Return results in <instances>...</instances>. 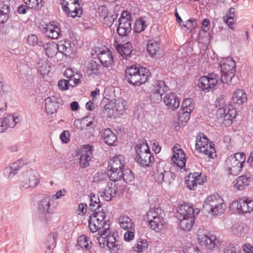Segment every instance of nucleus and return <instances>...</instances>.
<instances>
[{"mask_svg":"<svg viewBox=\"0 0 253 253\" xmlns=\"http://www.w3.org/2000/svg\"><path fill=\"white\" fill-rule=\"evenodd\" d=\"M101 65L97 61L91 60L87 64L86 72L89 75L98 76L102 70Z\"/></svg>","mask_w":253,"mask_h":253,"instance_id":"obj_37","label":"nucleus"},{"mask_svg":"<svg viewBox=\"0 0 253 253\" xmlns=\"http://www.w3.org/2000/svg\"><path fill=\"white\" fill-rule=\"evenodd\" d=\"M67 194V190L65 188H63L57 191V192L52 196V198L54 200L60 199L66 196Z\"/></svg>","mask_w":253,"mask_h":253,"instance_id":"obj_62","label":"nucleus"},{"mask_svg":"<svg viewBox=\"0 0 253 253\" xmlns=\"http://www.w3.org/2000/svg\"><path fill=\"white\" fill-rule=\"evenodd\" d=\"M197 239L200 245L207 249H212L218 247L219 241L215 235L211 234L203 227L199 228L197 232Z\"/></svg>","mask_w":253,"mask_h":253,"instance_id":"obj_7","label":"nucleus"},{"mask_svg":"<svg viewBox=\"0 0 253 253\" xmlns=\"http://www.w3.org/2000/svg\"><path fill=\"white\" fill-rule=\"evenodd\" d=\"M21 185L25 189L34 188L40 182L38 173L34 170H30L22 173L20 177Z\"/></svg>","mask_w":253,"mask_h":253,"instance_id":"obj_11","label":"nucleus"},{"mask_svg":"<svg viewBox=\"0 0 253 253\" xmlns=\"http://www.w3.org/2000/svg\"><path fill=\"white\" fill-rule=\"evenodd\" d=\"M108 174L109 179L112 181H117L120 180L123 175L124 170H121L120 169H109L108 168Z\"/></svg>","mask_w":253,"mask_h":253,"instance_id":"obj_45","label":"nucleus"},{"mask_svg":"<svg viewBox=\"0 0 253 253\" xmlns=\"http://www.w3.org/2000/svg\"><path fill=\"white\" fill-rule=\"evenodd\" d=\"M246 161L244 153L238 152L232 155L225 161V169L227 174L230 175H238L242 170Z\"/></svg>","mask_w":253,"mask_h":253,"instance_id":"obj_4","label":"nucleus"},{"mask_svg":"<svg viewBox=\"0 0 253 253\" xmlns=\"http://www.w3.org/2000/svg\"><path fill=\"white\" fill-rule=\"evenodd\" d=\"M101 138L104 143L110 146H116L118 143L116 135L110 128L105 129L101 132Z\"/></svg>","mask_w":253,"mask_h":253,"instance_id":"obj_27","label":"nucleus"},{"mask_svg":"<svg viewBox=\"0 0 253 253\" xmlns=\"http://www.w3.org/2000/svg\"><path fill=\"white\" fill-rule=\"evenodd\" d=\"M125 157L122 155H117L109 160L108 168H109V169H120L125 171Z\"/></svg>","mask_w":253,"mask_h":253,"instance_id":"obj_21","label":"nucleus"},{"mask_svg":"<svg viewBox=\"0 0 253 253\" xmlns=\"http://www.w3.org/2000/svg\"><path fill=\"white\" fill-rule=\"evenodd\" d=\"M104 235L106 237L107 247L112 253H119V251L121 250L123 246L120 242L115 237V233L110 231L109 228L104 231Z\"/></svg>","mask_w":253,"mask_h":253,"instance_id":"obj_13","label":"nucleus"},{"mask_svg":"<svg viewBox=\"0 0 253 253\" xmlns=\"http://www.w3.org/2000/svg\"><path fill=\"white\" fill-rule=\"evenodd\" d=\"M98 13L99 16L103 18L104 21H106L107 19H109L108 9L106 6L104 5L99 6L98 7Z\"/></svg>","mask_w":253,"mask_h":253,"instance_id":"obj_58","label":"nucleus"},{"mask_svg":"<svg viewBox=\"0 0 253 253\" xmlns=\"http://www.w3.org/2000/svg\"><path fill=\"white\" fill-rule=\"evenodd\" d=\"M103 118L116 119L118 116L114 110V108L111 102L105 105L101 112Z\"/></svg>","mask_w":253,"mask_h":253,"instance_id":"obj_40","label":"nucleus"},{"mask_svg":"<svg viewBox=\"0 0 253 253\" xmlns=\"http://www.w3.org/2000/svg\"><path fill=\"white\" fill-rule=\"evenodd\" d=\"M122 178L126 182L132 181L133 176L131 171L129 169H126L125 172H124V175Z\"/></svg>","mask_w":253,"mask_h":253,"instance_id":"obj_64","label":"nucleus"},{"mask_svg":"<svg viewBox=\"0 0 253 253\" xmlns=\"http://www.w3.org/2000/svg\"><path fill=\"white\" fill-rule=\"evenodd\" d=\"M117 188L116 185L111 182L108 183L104 191L100 193V196L106 201H109L116 197Z\"/></svg>","mask_w":253,"mask_h":253,"instance_id":"obj_28","label":"nucleus"},{"mask_svg":"<svg viewBox=\"0 0 253 253\" xmlns=\"http://www.w3.org/2000/svg\"><path fill=\"white\" fill-rule=\"evenodd\" d=\"M165 217L164 211L160 208L150 209L147 212L145 220L147 221L155 219L156 218Z\"/></svg>","mask_w":253,"mask_h":253,"instance_id":"obj_38","label":"nucleus"},{"mask_svg":"<svg viewBox=\"0 0 253 253\" xmlns=\"http://www.w3.org/2000/svg\"><path fill=\"white\" fill-rule=\"evenodd\" d=\"M104 233V231H101L98 233L99 235L96 237L99 246L101 248H105L107 247L106 237L104 235L102 234Z\"/></svg>","mask_w":253,"mask_h":253,"instance_id":"obj_60","label":"nucleus"},{"mask_svg":"<svg viewBox=\"0 0 253 253\" xmlns=\"http://www.w3.org/2000/svg\"><path fill=\"white\" fill-rule=\"evenodd\" d=\"M209 139L203 133H200L197 136L196 140V149L200 152H205L206 149L203 147L209 142Z\"/></svg>","mask_w":253,"mask_h":253,"instance_id":"obj_41","label":"nucleus"},{"mask_svg":"<svg viewBox=\"0 0 253 253\" xmlns=\"http://www.w3.org/2000/svg\"><path fill=\"white\" fill-rule=\"evenodd\" d=\"M222 79V77L214 73H210L208 76L201 77L199 80L198 87L205 92L212 91L218 87L219 84L226 83Z\"/></svg>","mask_w":253,"mask_h":253,"instance_id":"obj_6","label":"nucleus"},{"mask_svg":"<svg viewBox=\"0 0 253 253\" xmlns=\"http://www.w3.org/2000/svg\"><path fill=\"white\" fill-rule=\"evenodd\" d=\"M236 206L237 210L239 213L250 212L253 210V200L247 198L246 200L239 199L233 203Z\"/></svg>","mask_w":253,"mask_h":253,"instance_id":"obj_16","label":"nucleus"},{"mask_svg":"<svg viewBox=\"0 0 253 253\" xmlns=\"http://www.w3.org/2000/svg\"><path fill=\"white\" fill-rule=\"evenodd\" d=\"M28 8L30 9H36L39 7L40 3L42 0H24Z\"/></svg>","mask_w":253,"mask_h":253,"instance_id":"obj_59","label":"nucleus"},{"mask_svg":"<svg viewBox=\"0 0 253 253\" xmlns=\"http://www.w3.org/2000/svg\"><path fill=\"white\" fill-rule=\"evenodd\" d=\"M200 211L199 209H194L190 205L184 204L180 205L177 210L180 228L183 231H190L194 224L195 217Z\"/></svg>","mask_w":253,"mask_h":253,"instance_id":"obj_1","label":"nucleus"},{"mask_svg":"<svg viewBox=\"0 0 253 253\" xmlns=\"http://www.w3.org/2000/svg\"><path fill=\"white\" fill-rule=\"evenodd\" d=\"M135 161L141 166L144 167H149L154 161V157L152 156L150 151L149 152L141 153L139 156H136Z\"/></svg>","mask_w":253,"mask_h":253,"instance_id":"obj_32","label":"nucleus"},{"mask_svg":"<svg viewBox=\"0 0 253 253\" xmlns=\"http://www.w3.org/2000/svg\"><path fill=\"white\" fill-rule=\"evenodd\" d=\"M93 147L90 145H84L76 153L75 158L78 161L80 166L85 168L89 166V162L93 157Z\"/></svg>","mask_w":253,"mask_h":253,"instance_id":"obj_9","label":"nucleus"},{"mask_svg":"<svg viewBox=\"0 0 253 253\" xmlns=\"http://www.w3.org/2000/svg\"><path fill=\"white\" fill-rule=\"evenodd\" d=\"M69 82L67 80H60L58 81V86L61 90H66L68 89L69 86Z\"/></svg>","mask_w":253,"mask_h":253,"instance_id":"obj_63","label":"nucleus"},{"mask_svg":"<svg viewBox=\"0 0 253 253\" xmlns=\"http://www.w3.org/2000/svg\"><path fill=\"white\" fill-rule=\"evenodd\" d=\"M50 207V198L48 196H44L37 204L38 211L43 213H53V210Z\"/></svg>","mask_w":253,"mask_h":253,"instance_id":"obj_30","label":"nucleus"},{"mask_svg":"<svg viewBox=\"0 0 253 253\" xmlns=\"http://www.w3.org/2000/svg\"><path fill=\"white\" fill-rule=\"evenodd\" d=\"M148 246L147 242L145 239H139L137 241L133 247V250L135 252L138 253L142 252L145 251Z\"/></svg>","mask_w":253,"mask_h":253,"instance_id":"obj_50","label":"nucleus"},{"mask_svg":"<svg viewBox=\"0 0 253 253\" xmlns=\"http://www.w3.org/2000/svg\"><path fill=\"white\" fill-rule=\"evenodd\" d=\"M203 207L212 215H218L224 212L226 206L222 198L216 194L207 197L204 202Z\"/></svg>","mask_w":253,"mask_h":253,"instance_id":"obj_5","label":"nucleus"},{"mask_svg":"<svg viewBox=\"0 0 253 253\" xmlns=\"http://www.w3.org/2000/svg\"><path fill=\"white\" fill-rule=\"evenodd\" d=\"M50 65L48 60L42 59L38 62V72L42 75H47L50 71Z\"/></svg>","mask_w":253,"mask_h":253,"instance_id":"obj_46","label":"nucleus"},{"mask_svg":"<svg viewBox=\"0 0 253 253\" xmlns=\"http://www.w3.org/2000/svg\"><path fill=\"white\" fill-rule=\"evenodd\" d=\"M163 102L168 109L172 111L176 110L180 105V100L175 93L166 94L163 98Z\"/></svg>","mask_w":253,"mask_h":253,"instance_id":"obj_19","label":"nucleus"},{"mask_svg":"<svg viewBox=\"0 0 253 253\" xmlns=\"http://www.w3.org/2000/svg\"><path fill=\"white\" fill-rule=\"evenodd\" d=\"M252 180V175L250 173L238 176L233 181V187L238 191H243L248 186Z\"/></svg>","mask_w":253,"mask_h":253,"instance_id":"obj_18","label":"nucleus"},{"mask_svg":"<svg viewBox=\"0 0 253 253\" xmlns=\"http://www.w3.org/2000/svg\"><path fill=\"white\" fill-rule=\"evenodd\" d=\"M100 199L98 196L91 195L90 199L89 209L92 211H96L101 208Z\"/></svg>","mask_w":253,"mask_h":253,"instance_id":"obj_49","label":"nucleus"},{"mask_svg":"<svg viewBox=\"0 0 253 253\" xmlns=\"http://www.w3.org/2000/svg\"><path fill=\"white\" fill-rule=\"evenodd\" d=\"M191 113L180 110L178 114V123L182 126H184L190 119Z\"/></svg>","mask_w":253,"mask_h":253,"instance_id":"obj_52","label":"nucleus"},{"mask_svg":"<svg viewBox=\"0 0 253 253\" xmlns=\"http://www.w3.org/2000/svg\"><path fill=\"white\" fill-rule=\"evenodd\" d=\"M23 160H19L12 163L10 166L5 168L3 170V174L7 178H10L17 173L18 170L24 165Z\"/></svg>","mask_w":253,"mask_h":253,"instance_id":"obj_22","label":"nucleus"},{"mask_svg":"<svg viewBox=\"0 0 253 253\" xmlns=\"http://www.w3.org/2000/svg\"><path fill=\"white\" fill-rule=\"evenodd\" d=\"M187 187L190 190H195L198 185L202 184L204 180L201 177V173L194 172L190 173L186 180Z\"/></svg>","mask_w":253,"mask_h":253,"instance_id":"obj_24","label":"nucleus"},{"mask_svg":"<svg viewBox=\"0 0 253 253\" xmlns=\"http://www.w3.org/2000/svg\"><path fill=\"white\" fill-rule=\"evenodd\" d=\"M3 118L8 127L10 128H13L16 124L19 123L21 121V119L18 116H14L13 115H9Z\"/></svg>","mask_w":253,"mask_h":253,"instance_id":"obj_47","label":"nucleus"},{"mask_svg":"<svg viewBox=\"0 0 253 253\" xmlns=\"http://www.w3.org/2000/svg\"><path fill=\"white\" fill-rule=\"evenodd\" d=\"M118 222L121 228L126 230H132L135 227V225L132 220L127 215H121L118 218Z\"/></svg>","mask_w":253,"mask_h":253,"instance_id":"obj_36","label":"nucleus"},{"mask_svg":"<svg viewBox=\"0 0 253 253\" xmlns=\"http://www.w3.org/2000/svg\"><path fill=\"white\" fill-rule=\"evenodd\" d=\"M197 26V21L195 19H190L185 22L184 26L190 31L194 29Z\"/></svg>","mask_w":253,"mask_h":253,"instance_id":"obj_61","label":"nucleus"},{"mask_svg":"<svg viewBox=\"0 0 253 253\" xmlns=\"http://www.w3.org/2000/svg\"><path fill=\"white\" fill-rule=\"evenodd\" d=\"M61 4L63 11L68 16L75 18L82 13L79 0H61Z\"/></svg>","mask_w":253,"mask_h":253,"instance_id":"obj_10","label":"nucleus"},{"mask_svg":"<svg viewBox=\"0 0 253 253\" xmlns=\"http://www.w3.org/2000/svg\"><path fill=\"white\" fill-rule=\"evenodd\" d=\"M214 144L211 142L209 141L206 145H205L204 148L206 151L205 152H201L204 154L209 158H213L216 156L215 150L214 147Z\"/></svg>","mask_w":253,"mask_h":253,"instance_id":"obj_48","label":"nucleus"},{"mask_svg":"<svg viewBox=\"0 0 253 253\" xmlns=\"http://www.w3.org/2000/svg\"><path fill=\"white\" fill-rule=\"evenodd\" d=\"M41 29L46 37L53 40L57 39L61 32L59 24L55 21H51L48 24L42 25Z\"/></svg>","mask_w":253,"mask_h":253,"instance_id":"obj_12","label":"nucleus"},{"mask_svg":"<svg viewBox=\"0 0 253 253\" xmlns=\"http://www.w3.org/2000/svg\"><path fill=\"white\" fill-rule=\"evenodd\" d=\"M193 109L194 106L191 99L186 98L182 102L181 110L191 113Z\"/></svg>","mask_w":253,"mask_h":253,"instance_id":"obj_54","label":"nucleus"},{"mask_svg":"<svg viewBox=\"0 0 253 253\" xmlns=\"http://www.w3.org/2000/svg\"><path fill=\"white\" fill-rule=\"evenodd\" d=\"M98 57L102 65L105 67H111L114 63L112 54L107 48L100 50Z\"/></svg>","mask_w":253,"mask_h":253,"instance_id":"obj_20","label":"nucleus"},{"mask_svg":"<svg viewBox=\"0 0 253 253\" xmlns=\"http://www.w3.org/2000/svg\"><path fill=\"white\" fill-rule=\"evenodd\" d=\"M131 30V20L129 19L120 18L117 32L119 36L123 37L126 36Z\"/></svg>","mask_w":253,"mask_h":253,"instance_id":"obj_26","label":"nucleus"},{"mask_svg":"<svg viewBox=\"0 0 253 253\" xmlns=\"http://www.w3.org/2000/svg\"><path fill=\"white\" fill-rule=\"evenodd\" d=\"M246 225L244 223H236L232 228L233 233L236 236H239L244 232Z\"/></svg>","mask_w":253,"mask_h":253,"instance_id":"obj_55","label":"nucleus"},{"mask_svg":"<svg viewBox=\"0 0 253 253\" xmlns=\"http://www.w3.org/2000/svg\"><path fill=\"white\" fill-rule=\"evenodd\" d=\"M149 75V70L144 67L131 66L126 70V80L135 86H140L145 83Z\"/></svg>","mask_w":253,"mask_h":253,"instance_id":"obj_3","label":"nucleus"},{"mask_svg":"<svg viewBox=\"0 0 253 253\" xmlns=\"http://www.w3.org/2000/svg\"><path fill=\"white\" fill-rule=\"evenodd\" d=\"M78 244L81 248L87 250L92 249L93 247L91 239L85 235H82L78 237Z\"/></svg>","mask_w":253,"mask_h":253,"instance_id":"obj_44","label":"nucleus"},{"mask_svg":"<svg viewBox=\"0 0 253 253\" xmlns=\"http://www.w3.org/2000/svg\"><path fill=\"white\" fill-rule=\"evenodd\" d=\"M215 105L218 108L216 113L218 122L226 126L231 124L232 120L236 116V111L232 107L225 105V100L221 96L216 99Z\"/></svg>","mask_w":253,"mask_h":253,"instance_id":"obj_2","label":"nucleus"},{"mask_svg":"<svg viewBox=\"0 0 253 253\" xmlns=\"http://www.w3.org/2000/svg\"><path fill=\"white\" fill-rule=\"evenodd\" d=\"M147 50L152 57L159 55L161 53L160 42L154 40H149L147 46Z\"/></svg>","mask_w":253,"mask_h":253,"instance_id":"obj_34","label":"nucleus"},{"mask_svg":"<svg viewBox=\"0 0 253 253\" xmlns=\"http://www.w3.org/2000/svg\"><path fill=\"white\" fill-rule=\"evenodd\" d=\"M147 26L146 21L143 18H139L136 20L134 26V30L136 33H140L144 31Z\"/></svg>","mask_w":253,"mask_h":253,"instance_id":"obj_51","label":"nucleus"},{"mask_svg":"<svg viewBox=\"0 0 253 253\" xmlns=\"http://www.w3.org/2000/svg\"><path fill=\"white\" fill-rule=\"evenodd\" d=\"M236 63L231 57L223 59L220 64L221 76L226 84L230 83L235 76Z\"/></svg>","mask_w":253,"mask_h":253,"instance_id":"obj_8","label":"nucleus"},{"mask_svg":"<svg viewBox=\"0 0 253 253\" xmlns=\"http://www.w3.org/2000/svg\"><path fill=\"white\" fill-rule=\"evenodd\" d=\"M152 90L154 93H157L161 96L168 90V87L162 81H157L154 83Z\"/></svg>","mask_w":253,"mask_h":253,"instance_id":"obj_42","label":"nucleus"},{"mask_svg":"<svg viewBox=\"0 0 253 253\" xmlns=\"http://www.w3.org/2000/svg\"><path fill=\"white\" fill-rule=\"evenodd\" d=\"M173 155L171 157L172 162L178 167L182 169L186 164V155L179 145H175L172 149Z\"/></svg>","mask_w":253,"mask_h":253,"instance_id":"obj_15","label":"nucleus"},{"mask_svg":"<svg viewBox=\"0 0 253 253\" xmlns=\"http://www.w3.org/2000/svg\"><path fill=\"white\" fill-rule=\"evenodd\" d=\"M57 237V233L56 232H52L47 236L44 243L46 247L45 253H54L53 250L56 246Z\"/></svg>","mask_w":253,"mask_h":253,"instance_id":"obj_33","label":"nucleus"},{"mask_svg":"<svg viewBox=\"0 0 253 253\" xmlns=\"http://www.w3.org/2000/svg\"><path fill=\"white\" fill-rule=\"evenodd\" d=\"M150 151L148 144L146 141L137 144L135 147L136 156H139L143 153L149 152Z\"/></svg>","mask_w":253,"mask_h":253,"instance_id":"obj_53","label":"nucleus"},{"mask_svg":"<svg viewBox=\"0 0 253 253\" xmlns=\"http://www.w3.org/2000/svg\"><path fill=\"white\" fill-rule=\"evenodd\" d=\"M112 103L118 117L124 114L126 109L127 102L126 100L122 98H118Z\"/></svg>","mask_w":253,"mask_h":253,"instance_id":"obj_39","label":"nucleus"},{"mask_svg":"<svg viewBox=\"0 0 253 253\" xmlns=\"http://www.w3.org/2000/svg\"><path fill=\"white\" fill-rule=\"evenodd\" d=\"M8 7L6 5H3L0 9V23H4L8 19Z\"/></svg>","mask_w":253,"mask_h":253,"instance_id":"obj_56","label":"nucleus"},{"mask_svg":"<svg viewBox=\"0 0 253 253\" xmlns=\"http://www.w3.org/2000/svg\"><path fill=\"white\" fill-rule=\"evenodd\" d=\"M43 46L45 51V54L48 57H52L57 53V44L53 42L45 43L43 44Z\"/></svg>","mask_w":253,"mask_h":253,"instance_id":"obj_43","label":"nucleus"},{"mask_svg":"<svg viewBox=\"0 0 253 253\" xmlns=\"http://www.w3.org/2000/svg\"><path fill=\"white\" fill-rule=\"evenodd\" d=\"M102 209L101 208L99 210H97L96 211H94V212L93 213L92 215L90 216L92 217L95 218V219L98 221H100V222H107L108 223L107 220H105V213L104 211H102Z\"/></svg>","mask_w":253,"mask_h":253,"instance_id":"obj_57","label":"nucleus"},{"mask_svg":"<svg viewBox=\"0 0 253 253\" xmlns=\"http://www.w3.org/2000/svg\"><path fill=\"white\" fill-rule=\"evenodd\" d=\"M115 46L118 53L123 58L127 59L133 51L132 46L130 42H126L123 44L116 43Z\"/></svg>","mask_w":253,"mask_h":253,"instance_id":"obj_31","label":"nucleus"},{"mask_svg":"<svg viewBox=\"0 0 253 253\" xmlns=\"http://www.w3.org/2000/svg\"><path fill=\"white\" fill-rule=\"evenodd\" d=\"M60 99L55 96L47 97L45 99V110L48 114L56 112L59 107Z\"/></svg>","mask_w":253,"mask_h":253,"instance_id":"obj_17","label":"nucleus"},{"mask_svg":"<svg viewBox=\"0 0 253 253\" xmlns=\"http://www.w3.org/2000/svg\"><path fill=\"white\" fill-rule=\"evenodd\" d=\"M57 47L59 52L68 56L74 52L75 44L70 40H62L58 42Z\"/></svg>","mask_w":253,"mask_h":253,"instance_id":"obj_25","label":"nucleus"},{"mask_svg":"<svg viewBox=\"0 0 253 253\" xmlns=\"http://www.w3.org/2000/svg\"><path fill=\"white\" fill-rule=\"evenodd\" d=\"M155 177L160 184H170L174 180V174L170 170H166L163 168L158 167L155 173Z\"/></svg>","mask_w":253,"mask_h":253,"instance_id":"obj_14","label":"nucleus"},{"mask_svg":"<svg viewBox=\"0 0 253 253\" xmlns=\"http://www.w3.org/2000/svg\"><path fill=\"white\" fill-rule=\"evenodd\" d=\"M88 226L90 231L95 233L97 231L98 233L101 231L106 230L109 228V224L107 222H100L97 221L95 218L90 216L88 219Z\"/></svg>","mask_w":253,"mask_h":253,"instance_id":"obj_23","label":"nucleus"},{"mask_svg":"<svg viewBox=\"0 0 253 253\" xmlns=\"http://www.w3.org/2000/svg\"><path fill=\"white\" fill-rule=\"evenodd\" d=\"M231 100L235 106H240L247 101V97L243 89H237L233 92Z\"/></svg>","mask_w":253,"mask_h":253,"instance_id":"obj_29","label":"nucleus"},{"mask_svg":"<svg viewBox=\"0 0 253 253\" xmlns=\"http://www.w3.org/2000/svg\"><path fill=\"white\" fill-rule=\"evenodd\" d=\"M147 222L149 223L151 228L157 232L166 227V221L164 217L156 218L155 219Z\"/></svg>","mask_w":253,"mask_h":253,"instance_id":"obj_35","label":"nucleus"}]
</instances>
